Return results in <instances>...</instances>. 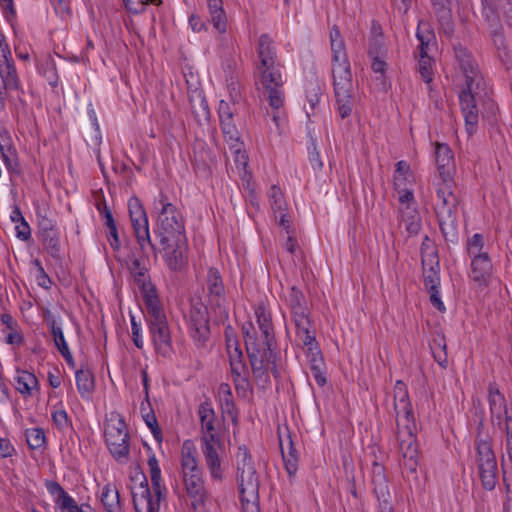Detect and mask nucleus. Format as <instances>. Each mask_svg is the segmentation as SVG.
Segmentation results:
<instances>
[{
  "label": "nucleus",
  "mask_w": 512,
  "mask_h": 512,
  "mask_svg": "<svg viewBox=\"0 0 512 512\" xmlns=\"http://www.w3.org/2000/svg\"><path fill=\"white\" fill-rule=\"evenodd\" d=\"M45 319H46L48 326L50 327V330L53 335V339H54V342H55V345H56L58 351L68 348V345L64 338L62 328L57 324V321L55 320V318L49 314V315L45 316Z\"/></svg>",
  "instance_id": "37998d69"
},
{
  "label": "nucleus",
  "mask_w": 512,
  "mask_h": 512,
  "mask_svg": "<svg viewBox=\"0 0 512 512\" xmlns=\"http://www.w3.org/2000/svg\"><path fill=\"white\" fill-rule=\"evenodd\" d=\"M211 21L214 28L221 34L227 29V17L223 9L222 0H207Z\"/></svg>",
  "instance_id": "f704fd0d"
},
{
  "label": "nucleus",
  "mask_w": 512,
  "mask_h": 512,
  "mask_svg": "<svg viewBox=\"0 0 512 512\" xmlns=\"http://www.w3.org/2000/svg\"><path fill=\"white\" fill-rule=\"evenodd\" d=\"M230 366L233 378L241 376L249 377V370L246 364L241 359H235L233 356H231Z\"/></svg>",
  "instance_id": "bf43d9fd"
},
{
  "label": "nucleus",
  "mask_w": 512,
  "mask_h": 512,
  "mask_svg": "<svg viewBox=\"0 0 512 512\" xmlns=\"http://www.w3.org/2000/svg\"><path fill=\"white\" fill-rule=\"evenodd\" d=\"M279 67V63L256 66L254 72L256 84L261 85L264 96L274 110H279L285 102L284 81Z\"/></svg>",
  "instance_id": "423d86ee"
},
{
  "label": "nucleus",
  "mask_w": 512,
  "mask_h": 512,
  "mask_svg": "<svg viewBox=\"0 0 512 512\" xmlns=\"http://www.w3.org/2000/svg\"><path fill=\"white\" fill-rule=\"evenodd\" d=\"M452 182H443L437 189L435 212L445 237L454 236L457 227L458 199L452 191Z\"/></svg>",
  "instance_id": "0eeeda50"
},
{
  "label": "nucleus",
  "mask_w": 512,
  "mask_h": 512,
  "mask_svg": "<svg viewBox=\"0 0 512 512\" xmlns=\"http://www.w3.org/2000/svg\"><path fill=\"white\" fill-rule=\"evenodd\" d=\"M164 486L150 490L147 478L143 476L136 491L132 492L133 504L136 512H159L161 500L164 498Z\"/></svg>",
  "instance_id": "dca6fc26"
},
{
  "label": "nucleus",
  "mask_w": 512,
  "mask_h": 512,
  "mask_svg": "<svg viewBox=\"0 0 512 512\" xmlns=\"http://www.w3.org/2000/svg\"><path fill=\"white\" fill-rule=\"evenodd\" d=\"M397 425V440L402 454V466L410 473L418 467V447L416 443V424L412 405L409 402L394 404Z\"/></svg>",
  "instance_id": "f03ea898"
},
{
  "label": "nucleus",
  "mask_w": 512,
  "mask_h": 512,
  "mask_svg": "<svg viewBox=\"0 0 512 512\" xmlns=\"http://www.w3.org/2000/svg\"><path fill=\"white\" fill-rule=\"evenodd\" d=\"M148 467L152 488L158 489L161 485V470L156 456L153 454L148 458Z\"/></svg>",
  "instance_id": "603ef678"
},
{
  "label": "nucleus",
  "mask_w": 512,
  "mask_h": 512,
  "mask_svg": "<svg viewBox=\"0 0 512 512\" xmlns=\"http://www.w3.org/2000/svg\"><path fill=\"white\" fill-rule=\"evenodd\" d=\"M52 420L55 426L61 431H65L72 426L71 420L63 408L56 409L52 412Z\"/></svg>",
  "instance_id": "864d4df0"
},
{
  "label": "nucleus",
  "mask_w": 512,
  "mask_h": 512,
  "mask_svg": "<svg viewBox=\"0 0 512 512\" xmlns=\"http://www.w3.org/2000/svg\"><path fill=\"white\" fill-rule=\"evenodd\" d=\"M105 441L118 462H126L129 455V434L126 423L119 414H111L105 425Z\"/></svg>",
  "instance_id": "1a4fd4ad"
},
{
  "label": "nucleus",
  "mask_w": 512,
  "mask_h": 512,
  "mask_svg": "<svg viewBox=\"0 0 512 512\" xmlns=\"http://www.w3.org/2000/svg\"><path fill=\"white\" fill-rule=\"evenodd\" d=\"M484 88H471L466 87L460 95V105L462 114L465 120L466 131L469 135H473L478 127L479 110L477 108L476 96Z\"/></svg>",
  "instance_id": "f3484780"
},
{
  "label": "nucleus",
  "mask_w": 512,
  "mask_h": 512,
  "mask_svg": "<svg viewBox=\"0 0 512 512\" xmlns=\"http://www.w3.org/2000/svg\"><path fill=\"white\" fill-rule=\"evenodd\" d=\"M167 196L161 194V211L154 228V237L159 245L186 239L185 227L181 213L169 203Z\"/></svg>",
  "instance_id": "39448f33"
},
{
  "label": "nucleus",
  "mask_w": 512,
  "mask_h": 512,
  "mask_svg": "<svg viewBox=\"0 0 512 512\" xmlns=\"http://www.w3.org/2000/svg\"><path fill=\"white\" fill-rule=\"evenodd\" d=\"M198 415L201 423V437L212 436L213 440H218L216 436L217 419L215 411L209 401L202 402L199 405Z\"/></svg>",
  "instance_id": "c756f323"
},
{
  "label": "nucleus",
  "mask_w": 512,
  "mask_h": 512,
  "mask_svg": "<svg viewBox=\"0 0 512 512\" xmlns=\"http://www.w3.org/2000/svg\"><path fill=\"white\" fill-rule=\"evenodd\" d=\"M287 301L295 326L296 344L304 350L316 383L323 387L326 384L325 364L316 340V329L305 296L302 291L293 286L290 289Z\"/></svg>",
  "instance_id": "f257e3e1"
},
{
  "label": "nucleus",
  "mask_w": 512,
  "mask_h": 512,
  "mask_svg": "<svg viewBox=\"0 0 512 512\" xmlns=\"http://www.w3.org/2000/svg\"><path fill=\"white\" fill-rule=\"evenodd\" d=\"M43 68H44L43 74L46 77L47 81L49 82V84L51 86L55 87L58 83V75H57L56 67H55L53 60H51V59L46 60L45 63L43 64Z\"/></svg>",
  "instance_id": "680f3d73"
},
{
  "label": "nucleus",
  "mask_w": 512,
  "mask_h": 512,
  "mask_svg": "<svg viewBox=\"0 0 512 512\" xmlns=\"http://www.w3.org/2000/svg\"><path fill=\"white\" fill-rule=\"evenodd\" d=\"M76 385L82 398H89L95 388L93 373L89 369L77 370Z\"/></svg>",
  "instance_id": "58836bf2"
},
{
  "label": "nucleus",
  "mask_w": 512,
  "mask_h": 512,
  "mask_svg": "<svg viewBox=\"0 0 512 512\" xmlns=\"http://www.w3.org/2000/svg\"><path fill=\"white\" fill-rule=\"evenodd\" d=\"M0 77L3 86L8 90H17L19 80L16 68L11 58L0 59Z\"/></svg>",
  "instance_id": "2f4dec72"
},
{
  "label": "nucleus",
  "mask_w": 512,
  "mask_h": 512,
  "mask_svg": "<svg viewBox=\"0 0 512 512\" xmlns=\"http://www.w3.org/2000/svg\"><path fill=\"white\" fill-rule=\"evenodd\" d=\"M258 62L256 66H266L278 64L276 49L273 41L268 34H262L258 40L257 47Z\"/></svg>",
  "instance_id": "7c9ffc66"
},
{
  "label": "nucleus",
  "mask_w": 512,
  "mask_h": 512,
  "mask_svg": "<svg viewBox=\"0 0 512 512\" xmlns=\"http://www.w3.org/2000/svg\"><path fill=\"white\" fill-rule=\"evenodd\" d=\"M484 246V238L481 234L476 233L468 240V254L470 257L483 255L482 248Z\"/></svg>",
  "instance_id": "13d9d810"
},
{
  "label": "nucleus",
  "mask_w": 512,
  "mask_h": 512,
  "mask_svg": "<svg viewBox=\"0 0 512 512\" xmlns=\"http://www.w3.org/2000/svg\"><path fill=\"white\" fill-rule=\"evenodd\" d=\"M144 301L151 338L158 354L169 357L172 353V340L166 315L160 305L156 290L145 291Z\"/></svg>",
  "instance_id": "7ed1b4c3"
},
{
  "label": "nucleus",
  "mask_w": 512,
  "mask_h": 512,
  "mask_svg": "<svg viewBox=\"0 0 512 512\" xmlns=\"http://www.w3.org/2000/svg\"><path fill=\"white\" fill-rule=\"evenodd\" d=\"M141 412L146 425L151 429V432L153 433L155 438L159 439V436L161 435V430L158 426L157 419L154 413L151 410L147 411V408L144 406V403H142L141 405Z\"/></svg>",
  "instance_id": "5fc2aeb1"
},
{
  "label": "nucleus",
  "mask_w": 512,
  "mask_h": 512,
  "mask_svg": "<svg viewBox=\"0 0 512 512\" xmlns=\"http://www.w3.org/2000/svg\"><path fill=\"white\" fill-rule=\"evenodd\" d=\"M128 207L133 231L141 250L144 251L145 245L148 244L155 252L157 247L151 240L146 212L139 199H130Z\"/></svg>",
  "instance_id": "2eb2a0df"
},
{
  "label": "nucleus",
  "mask_w": 512,
  "mask_h": 512,
  "mask_svg": "<svg viewBox=\"0 0 512 512\" xmlns=\"http://www.w3.org/2000/svg\"><path fill=\"white\" fill-rule=\"evenodd\" d=\"M432 10L437 17L439 25L446 31L452 30L451 20V1L450 0H431Z\"/></svg>",
  "instance_id": "473e14b6"
},
{
  "label": "nucleus",
  "mask_w": 512,
  "mask_h": 512,
  "mask_svg": "<svg viewBox=\"0 0 512 512\" xmlns=\"http://www.w3.org/2000/svg\"><path fill=\"white\" fill-rule=\"evenodd\" d=\"M220 124L223 134L228 141L231 143L239 141L240 133L233 121V118L227 120L223 119L220 121Z\"/></svg>",
  "instance_id": "3c124183"
},
{
  "label": "nucleus",
  "mask_w": 512,
  "mask_h": 512,
  "mask_svg": "<svg viewBox=\"0 0 512 512\" xmlns=\"http://www.w3.org/2000/svg\"><path fill=\"white\" fill-rule=\"evenodd\" d=\"M1 158L6 169L11 175H18L21 172L16 149L12 146L10 137L0 133Z\"/></svg>",
  "instance_id": "c85d7f7f"
},
{
  "label": "nucleus",
  "mask_w": 512,
  "mask_h": 512,
  "mask_svg": "<svg viewBox=\"0 0 512 512\" xmlns=\"http://www.w3.org/2000/svg\"><path fill=\"white\" fill-rule=\"evenodd\" d=\"M336 110L342 119L349 117L356 103L351 68L332 69Z\"/></svg>",
  "instance_id": "6e6552de"
},
{
  "label": "nucleus",
  "mask_w": 512,
  "mask_h": 512,
  "mask_svg": "<svg viewBox=\"0 0 512 512\" xmlns=\"http://www.w3.org/2000/svg\"><path fill=\"white\" fill-rule=\"evenodd\" d=\"M184 489L188 499L190 500V507L194 512L204 508L205 502L208 497L207 490L203 475L187 477L182 479Z\"/></svg>",
  "instance_id": "412c9836"
},
{
  "label": "nucleus",
  "mask_w": 512,
  "mask_h": 512,
  "mask_svg": "<svg viewBox=\"0 0 512 512\" xmlns=\"http://www.w3.org/2000/svg\"><path fill=\"white\" fill-rule=\"evenodd\" d=\"M422 265L424 284L428 293L430 294V302L439 311H444L445 306L440 299L438 290V287L440 285V277L438 271L435 269V267L438 268L439 263L437 260H432V264L430 265L429 268H427V261L423 259Z\"/></svg>",
  "instance_id": "5701e85b"
},
{
  "label": "nucleus",
  "mask_w": 512,
  "mask_h": 512,
  "mask_svg": "<svg viewBox=\"0 0 512 512\" xmlns=\"http://www.w3.org/2000/svg\"><path fill=\"white\" fill-rule=\"evenodd\" d=\"M237 112L236 105H233V102L230 104L224 100H221L218 107V113L220 121L223 119H231L234 114Z\"/></svg>",
  "instance_id": "69168bd1"
},
{
  "label": "nucleus",
  "mask_w": 512,
  "mask_h": 512,
  "mask_svg": "<svg viewBox=\"0 0 512 512\" xmlns=\"http://www.w3.org/2000/svg\"><path fill=\"white\" fill-rule=\"evenodd\" d=\"M403 402H409L408 392L406 385L401 380H398L394 387V404H402Z\"/></svg>",
  "instance_id": "0e129e2a"
},
{
  "label": "nucleus",
  "mask_w": 512,
  "mask_h": 512,
  "mask_svg": "<svg viewBox=\"0 0 512 512\" xmlns=\"http://www.w3.org/2000/svg\"><path fill=\"white\" fill-rule=\"evenodd\" d=\"M57 230L56 222L46 216L38 217V236Z\"/></svg>",
  "instance_id": "e2e57ef3"
},
{
  "label": "nucleus",
  "mask_w": 512,
  "mask_h": 512,
  "mask_svg": "<svg viewBox=\"0 0 512 512\" xmlns=\"http://www.w3.org/2000/svg\"><path fill=\"white\" fill-rule=\"evenodd\" d=\"M432 353L435 361L442 367L446 368L448 363L446 343L444 338L433 339L431 344Z\"/></svg>",
  "instance_id": "c03bdc74"
},
{
  "label": "nucleus",
  "mask_w": 512,
  "mask_h": 512,
  "mask_svg": "<svg viewBox=\"0 0 512 512\" xmlns=\"http://www.w3.org/2000/svg\"><path fill=\"white\" fill-rule=\"evenodd\" d=\"M322 95L321 87L317 82H310L306 87V97L312 110L319 103Z\"/></svg>",
  "instance_id": "4d7b16f0"
},
{
  "label": "nucleus",
  "mask_w": 512,
  "mask_h": 512,
  "mask_svg": "<svg viewBox=\"0 0 512 512\" xmlns=\"http://www.w3.org/2000/svg\"><path fill=\"white\" fill-rule=\"evenodd\" d=\"M46 488L50 494L57 495L56 504L58 505V508L65 504L66 499L68 501L73 499L58 482L47 481Z\"/></svg>",
  "instance_id": "09e8293b"
},
{
  "label": "nucleus",
  "mask_w": 512,
  "mask_h": 512,
  "mask_svg": "<svg viewBox=\"0 0 512 512\" xmlns=\"http://www.w3.org/2000/svg\"><path fill=\"white\" fill-rule=\"evenodd\" d=\"M129 270L133 275L135 281L139 286H142L143 289L146 287L147 281V268L141 263L139 259H133L129 265Z\"/></svg>",
  "instance_id": "a18cd8bd"
},
{
  "label": "nucleus",
  "mask_w": 512,
  "mask_h": 512,
  "mask_svg": "<svg viewBox=\"0 0 512 512\" xmlns=\"http://www.w3.org/2000/svg\"><path fill=\"white\" fill-rule=\"evenodd\" d=\"M477 465L483 487L493 490L497 483V462L488 438L476 442Z\"/></svg>",
  "instance_id": "f8f14e48"
},
{
  "label": "nucleus",
  "mask_w": 512,
  "mask_h": 512,
  "mask_svg": "<svg viewBox=\"0 0 512 512\" xmlns=\"http://www.w3.org/2000/svg\"><path fill=\"white\" fill-rule=\"evenodd\" d=\"M25 436L30 449H39L45 444V433L41 428L27 429Z\"/></svg>",
  "instance_id": "49530a36"
},
{
  "label": "nucleus",
  "mask_w": 512,
  "mask_h": 512,
  "mask_svg": "<svg viewBox=\"0 0 512 512\" xmlns=\"http://www.w3.org/2000/svg\"><path fill=\"white\" fill-rule=\"evenodd\" d=\"M106 228H107V232H106L107 240H108L111 248L114 251H118L121 247V242L119 239V234H118V229H117L116 224L106 227Z\"/></svg>",
  "instance_id": "338daca9"
},
{
  "label": "nucleus",
  "mask_w": 512,
  "mask_h": 512,
  "mask_svg": "<svg viewBox=\"0 0 512 512\" xmlns=\"http://www.w3.org/2000/svg\"><path fill=\"white\" fill-rule=\"evenodd\" d=\"M275 349L276 341H262L257 344L252 338L247 340V354L253 376L263 386L270 382L269 372L275 378L280 377Z\"/></svg>",
  "instance_id": "20e7f679"
},
{
  "label": "nucleus",
  "mask_w": 512,
  "mask_h": 512,
  "mask_svg": "<svg viewBox=\"0 0 512 512\" xmlns=\"http://www.w3.org/2000/svg\"><path fill=\"white\" fill-rule=\"evenodd\" d=\"M269 198L271 202V208L274 211L275 219L278 221L279 226H285L288 223L286 214L284 213L285 201L281 189L273 185L269 191Z\"/></svg>",
  "instance_id": "c9c22d12"
},
{
  "label": "nucleus",
  "mask_w": 512,
  "mask_h": 512,
  "mask_svg": "<svg viewBox=\"0 0 512 512\" xmlns=\"http://www.w3.org/2000/svg\"><path fill=\"white\" fill-rule=\"evenodd\" d=\"M435 161L438 172L443 182H452V172L454 170L453 152L447 144L436 143Z\"/></svg>",
  "instance_id": "a878e982"
},
{
  "label": "nucleus",
  "mask_w": 512,
  "mask_h": 512,
  "mask_svg": "<svg viewBox=\"0 0 512 512\" xmlns=\"http://www.w3.org/2000/svg\"><path fill=\"white\" fill-rule=\"evenodd\" d=\"M488 402L491 413V421L502 428L504 422H512V416L508 414L507 402L495 383L488 385Z\"/></svg>",
  "instance_id": "a211bd4d"
},
{
  "label": "nucleus",
  "mask_w": 512,
  "mask_h": 512,
  "mask_svg": "<svg viewBox=\"0 0 512 512\" xmlns=\"http://www.w3.org/2000/svg\"><path fill=\"white\" fill-rule=\"evenodd\" d=\"M497 17L503 15L506 23L512 27V9L509 0H498V7L496 8Z\"/></svg>",
  "instance_id": "052dcab7"
},
{
  "label": "nucleus",
  "mask_w": 512,
  "mask_h": 512,
  "mask_svg": "<svg viewBox=\"0 0 512 512\" xmlns=\"http://www.w3.org/2000/svg\"><path fill=\"white\" fill-rule=\"evenodd\" d=\"M201 441L203 443L202 452L211 478L214 480H222L223 470L221 460L215 447V443L219 441L213 440L212 436L201 437Z\"/></svg>",
  "instance_id": "b1692460"
},
{
  "label": "nucleus",
  "mask_w": 512,
  "mask_h": 512,
  "mask_svg": "<svg viewBox=\"0 0 512 512\" xmlns=\"http://www.w3.org/2000/svg\"><path fill=\"white\" fill-rule=\"evenodd\" d=\"M101 502L107 512H115L120 509L119 492L116 488H112L110 484L103 487L101 493Z\"/></svg>",
  "instance_id": "79ce46f5"
},
{
  "label": "nucleus",
  "mask_w": 512,
  "mask_h": 512,
  "mask_svg": "<svg viewBox=\"0 0 512 512\" xmlns=\"http://www.w3.org/2000/svg\"><path fill=\"white\" fill-rule=\"evenodd\" d=\"M188 324L190 335L193 338L196 346H205L209 338L210 327L208 310L203 303L196 302L191 304L188 316Z\"/></svg>",
  "instance_id": "4468645a"
},
{
  "label": "nucleus",
  "mask_w": 512,
  "mask_h": 512,
  "mask_svg": "<svg viewBox=\"0 0 512 512\" xmlns=\"http://www.w3.org/2000/svg\"><path fill=\"white\" fill-rule=\"evenodd\" d=\"M44 250L53 258H61V237L57 230L38 236Z\"/></svg>",
  "instance_id": "4c0bfd02"
},
{
  "label": "nucleus",
  "mask_w": 512,
  "mask_h": 512,
  "mask_svg": "<svg viewBox=\"0 0 512 512\" xmlns=\"http://www.w3.org/2000/svg\"><path fill=\"white\" fill-rule=\"evenodd\" d=\"M455 58L465 78L466 87L485 88L484 78L471 52L461 44L454 46Z\"/></svg>",
  "instance_id": "ddd939ff"
},
{
  "label": "nucleus",
  "mask_w": 512,
  "mask_h": 512,
  "mask_svg": "<svg viewBox=\"0 0 512 512\" xmlns=\"http://www.w3.org/2000/svg\"><path fill=\"white\" fill-rule=\"evenodd\" d=\"M396 169L394 174V185L396 189H400L405 186L408 175L410 173V165L404 160L396 163Z\"/></svg>",
  "instance_id": "de8ad7c7"
},
{
  "label": "nucleus",
  "mask_w": 512,
  "mask_h": 512,
  "mask_svg": "<svg viewBox=\"0 0 512 512\" xmlns=\"http://www.w3.org/2000/svg\"><path fill=\"white\" fill-rule=\"evenodd\" d=\"M226 82L230 100L233 102V105H237L242 98L238 76L231 75L230 77L226 78Z\"/></svg>",
  "instance_id": "8fccbe9b"
},
{
  "label": "nucleus",
  "mask_w": 512,
  "mask_h": 512,
  "mask_svg": "<svg viewBox=\"0 0 512 512\" xmlns=\"http://www.w3.org/2000/svg\"><path fill=\"white\" fill-rule=\"evenodd\" d=\"M242 503V512H260L259 504H258V496L250 498L248 494H245L244 497H240Z\"/></svg>",
  "instance_id": "774afa93"
},
{
  "label": "nucleus",
  "mask_w": 512,
  "mask_h": 512,
  "mask_svg": "<svg viewBox=\"0 0 512 512\" xmlns=\"http://www.w3.org/2000/svg\"><path fill=\"white\" fill-rule=\"evenodd\" d=\"M207 289L210 296L221 298L224 295V285L221 275L216 268H210L207 274Z\"/></svg>",
  "instance_id": "a19ab883"
},
{
  "label": "nucleus",
  "mask_w": 512,
  "mask_h": 512,
  "mask_svg": "<svg viewBox=\"0 0 512 512\" xmlns=\"http://www.w3.org/2000/svg\"><path fill=\"white\" fill-rule=\"evenodd\" d=\"M236 459L240 497H244L245 494H248L250 498L254 499L258 496L259 479L252 457L246 446H240L238 448Z\"/></svg>",
  "instance_id": "9b49d317"
},
{
  "label": "nucleus",
  "mask_w": 512,
  "mask_h": 512,
  "mask_svg": "<svg viewBox=\"0 0 512 512\" xmlns=\"http://www.w3.org/2000/svg\"><path fill=\"white\" fill-rule=\"evenodd\" d=\"M255 315L262 341H276L270 313L266 311L263 305H259L255 309Z\"/></svg>",
  "instance_id": "72a5a7b5"
},
{
  "label": "nucleus",
  "mask_w": 512,
  "mask_h": 512,
  "mask_svg": "<svg viewBox=\"0 0 512 512\" xmlns=\"http://www.w3.org/2000/svg\"><path fill=\"white\" fill-rule=\"evenodd\" d=\"M279 445L285 469L291 478L295 476L298 470V453L289 433H287L286 438L284 439L279 432Z\"/></svg>",
  "instance_id": "cd10ccee"
},
{
  "label": "nucleus",
  "mask_w": 512,
  "mask_h": 512,
  "mask_svg": "<svg viewBox=\"0 0 512 512\" xmlns=\"http://www.w3.org/2000/svg\"><path fill=\"white\" fill-rule=\"evenodd\" d=\"M416 38L419 41L418 71L424 82L430 83L433 79V59L429 56L431 46L436 43L434 29L429 21L419 20L416 30Z\"/></svg>",
  "instance_id": "9d476101"
},
{
  "label": "nucleus",
  "mask_w": 512,
  "mask_h": 512,
  "mask_svg": "<svg viewBox=\"0 0 512 512\" xmlns=\"http://www.w3.org/2000/svg\"><path fill=\"white\" fill-rule=\"evenodd\" d=\"M330 44L332 51V69L350 68L345 42L340 29L336 25L330 30Z\"/></svg>",
  "instance_id": "393cba45"
},
{
  "label": "nucleus",
  "mask_w": 512,
  "mask_h": 512,
  "mask_svg": "<svg viewBox=\"0 0 512 512\" xmlns=\"http://www.w3.org/2000/svg\"><path fill=\"white\" fill-rule=\"evenodd\" d=\"M372 484L373 492L379 501V512H393V507L390 502L391 495L388 487V481L385 475V470L384 467L377 462L373 463Z\"/></svg>",
  "instance_id": "6ab92c4d"
},
{
  "label": "nucleus",
  "mask_w": 512,
  "mask_h": 512,
  "mask_svg": "<svg viewBox=\"0 0 512 512\" xmlns=\"http://www.w3.org/2000/svg\"><path fill=\"white\" fill-rule=\"evenodd\" d=\"M15 381L16 390L24 396L32 395V391L38 387L37 377L26 370H18Z\"/></svg>",
  "instance_id": "e433bc0d"
},
{
  "label": "nucleus",
  "mask_w": 512,
  "mask_h": 512,
  "mask_svg": "<svg viewBox=\"0 0 512 512\" xmlns=\"http://www.w3.org/2000/svg\"><path fill=\"white\" fill-rule=\"evenodd\" d=\"M471 277L480 286H487L492 276V263L488 253L471 257Z\"/></svg>",
  "instance_id": "bb28decb"
},
{
  "label": "nucleus",
  "mask_w": 512,
  "mask_h": 512,
  "mask_svg": "<svg viewBox=\"0 0 512 512\" xmlns=\"http://www.w3.org/2000/svg\"><path fill=\"white\" fill-rule=\"evenodd\" d=\"M219 400L223 413L228 414L234 422L237 419V410L232 396V391L227 383H221L218 388Z\"/></svg>",
  "instance_id": "ea45409f"
},
{
  "label": "nucleus",
  "mask_w": 512,
  "mask_h": 512,
  "mask_svg": "<svg viewBox=\"0 0 512 512\" xmlns=\"http://www.w3.org/2000/svg\"><path fill=\"white\" fill-rule=\"evenodd\" d=\"M164 252V259L169 269L172 271H180L187 264V241H181L159 245Z\"/></svg>",
  "instance_id": "aec40b11"
},
{
  "label": "nucleus",
  "mask_w": 512,
  "mask_h": 512,
  "mask_svg": "<svg viewBox=\"0 0 512 512\" xmlns=\"http://www.w3.org/2000/svg\"><path fill=\"white\" fill-rule=\"evenodd\" d=\"M368 55L370 58L386 56V47L382 37H373L370 39Z\"/></svg>",
  "instance_id": "6e6d98bb"
},
{
  "label": "nucleus",
  "mask_w": 512,
  "mask_h": 512,
  "mask_svg": "<svg viewBox=\"0 0 512 512\" xmlns=\"http://www.w3.org/2000/svg\"><path fill=\"white\" fill-rule=\"evenodd\" d=\"M201 475L203 473L198 461L197 448L192 440H185L181 448V478Z\"/></svg>",
  "instance_id": "4be33fe9"
}]
</instances>
